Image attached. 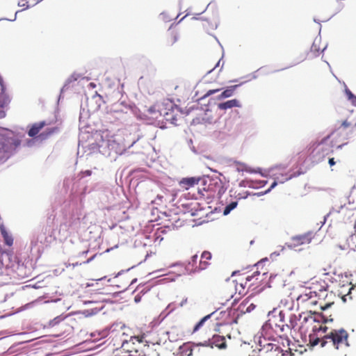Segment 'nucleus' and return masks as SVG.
<instances>
[{
  "label": "nucleus",
  "instance_id": "nucleus-1",
  "mask_svg": "<svg viewBox=\"0 0 356 356\" xmlns=\"http://www.w3.org/2000/svg\"><path fill=\"white\" fill-rule=\"evenodd\" d=\"M348 338L347 331L341 328L332 330L329 334L321 338L316 337L315 334H310L309 335V342L312 346L320 343L321 347L325 346L327 343H331L336 349H339L348 346Z\"/></svg>",
  "mask_w": 356,
  "mask_h": 356
},
{
  "label": "nucleus",
  "instance_id": "nucleus-2",
  "mask_svg": "<svg viewBox=\"0 0 356 356\" xmlns=\"http://www.w3.org/2000/svg\"><path fill=\"white\" fill-rule=\"evenodd\" d=\"M327 296L328 292L325 289H320L319 293H317L309 289L298 296L297 301L308 307L318 305L321 310L325 311L334 304L333 301H325Z\"/></svg>",
  "mask_w": 356,
  "mask_h": 356
},
{
  "label": "nucleus",
  "instance_id": "nucleus-3",
  "mask_svg": "<svg viewBox=\"0 0 356 356\" xmlns=\"http://www.w3.org/2000/svg\"><path fill=\"white\" fill-rule=\"evenodd\" d=\"M300 320H302L301 328H305L306 330L311 328L314 332L323 330V332H326L327 327L326 326L323 327L321 323L323 322L325 323L333 321L331 318V315L325 316L316 312L314 313H303L300 314Z\"/></svg>",
  "mask_w": 356,
  "mask_h": 356
},
{
  "label": "nucleus",
  "instance_id": "nucleus-4",
  "mask_svg": "<svg viewBox=\"0 0 356 356\" xmlns=\"http://www.w3.org/2000/svg\"><path fill=\"white\" fill-rule=\"evenodd\" d=\"M285 312L282 310L279 312V318L281 323H277V317H274L269 321L270 326L275 330V332L280 334L288 330H291L295 328L297 325L298 318L296 315L290 314L289 316V323L285 322Z\"/></svg>",
  "mask_w": 356,
  "mask_h": 356
},
{
  "label": "nucleus",
  "instance_id": "nucleus-5",
  "mask_svg": "<svg viewBox=\"0 0 356 356\" xmlns=\"http://www.w3.org/2000/svg\"><path fill=\"white\" fill-rule=\"evenodd\" d=\"M259 266V264L256 265L257 270L251 275L241 276L238 280L234 281L236 282L235 289L238 291L239 294L243 293L246 288L250 289L254 286V283H250L252 280L255 279L257 280L259 279V277L261 276V272L258 270Z\"/></svg>",
  "mask_w": 356,
  "mask_h": 356
},
{
  "label": "nucleus",
  "instance_id": "nucleus-6",
  "mask_svg": "<svg viewBox=\"0 0 356 356\" xmlns=\"http://www.w3.org/2000/svg\"><path fill=\"white\" fill-rule=\"evenodd\" d=\"M314 235L312 232L296 235L292 236L286 245L290 249H296L300 245L309 244L314 238Z\"/></svg>",
  "mask_w": 356,
  "mask_h": 356
},
{
  "label": "nucleus",
  "instance_id": "nucleus-7",
  "mask_svg": "<svg viewBox=\"0 0 356 356\" xmlns=\"http://www.w3.org/2000/svg\"><path fill=\"white\" fill-rule=\"evenodd\" d=\"M72 222H61L58 227L55 230L57 232V236L60 240L66 239L71 235L70 229L72 227Z\"/></svg>",
  "mask_w": 356,
  "mask_h": 356
},
{
  "label": "nucleus",
  "instance_id": "nucleus-8",
  "mask_svg": "<svg viewBox=\"0 0 356 356\" xmlns=\"http://www.w3.org/2000/svg\"><path fill=\"white\" fill-rule=\"evenodd\" d=\"M260 353H265V356H284L282 350L277 344L268 343L260 350Z\"/></svg>",
  "mask_w": 356,
  "mask_h": 356
},
{
  "label": "nucleus",
  "instance_id": "nucleus-9",
  "mask_svg": "<svg viewBox=\"0 0 356 356\" xmlns=\"http://www.w3.org/2000/svg\"><path fill=\"white\" fill-rule=\"evenodd\" d=\"M179 35L177 30L170 27L165 33L164 42L166 47L172 46L178 40Z\"/></svg>",
  "mask_w": 356,
  "mask_h": 356
},
{
  "label": "nucleus",
  "instance_id": "nucleus-10",
  "mask_svg": "<svg viewBox=\"0 0 356 356\" xmlns=\"http://www.w3.org/2000/svg\"><path fill=\"white\" fill-rule=\"evenodd\" d=\"M197 259L198 256L197 254L191 257V260L188 262V264L185 267L186 273L191 274L192 273H195L203 270L200 268V262L197 264Z\"/></svg>",
  "mask_w": 356,
  "mask_h": 356
},
{
  "label": "nucleus",
  "instance_id": "nucleus-11",
  "mask_svg": "<svg viewBox=\"0 0 356 356\" xmlns=\"http://www.w3.org/2000/svg\"><path fill=\"white\" fill-rule=\"evenodd\" d=\"M201 180L200 178L196 177H187L183 178L179 181V186L183 190H188L189 188L193 187L195 185H197L199 181Z\"/></svg>",
  "mask_w": 356,
  "mask_h": 356
},
{
  "label": "nucleus",
  "instance_id": "nucleus-12",
  "mask_svg": "<svg viewBox=\"0 0 356 356\" xmlns=\"http://www.w3.org/2000/svg\"><path fill=\"white\" fill-rule=\"evenodd\" d=\"M241 104L239 100L236 99H231L226 101L222 103H220L218 104V108L220 110H227L228 108H232L234 107H241Z\"/></svg>",
  "mask_w": 356,
  "mask_h": 356
},
{
  "label": "nucleus",
  "instance_id": "nucleus-13",
  "mask_svg": "<svg viewBox=\"0 0 356 356\" xmlns=\"http://www.w3.org/2000/svg\"><path fill=\"white\" fill-rule=\"evenodd\" d=\"M212 314L207 315L206 316L203 317L193 327V333H195L200 330H201L203 327L210 328L211 326V323H207L208 320L211 318Z\"/></svg>",
  "mask_w": 356,
  "mask_h": 356
},
{
  "label": "nucleus",
  "instance_id": "nucleus-14",
  "mask_svg": "<svg viewBox=\"0 0 356 356\" xmlns=\"http://www.w3.org/2000/svg\"><path fill=\"white\" fill-rule=\"evenodd\" d=\"M211 259V253L209 251H204L202 253L201 258L200 260V268L204 270L210 264L209 261Z\"/></svg>",
  "mask_w": 356,
  "mask_h": 356
},
{
  "label": "nucleus",
  "instance_id": "nucleus-15",
  "mask_svg": "<svg viewBox=\"0 0 356 356\" xmlns=\"http://www.w3.org/2000/svg\"><path fill=\"white\" fill-rule=\"evenodd\" d=\"M241 84L239 85H234V86H230L229 87H227L223 92H222L217 97V99L218 100H220V99H225V98H228V97H232L235 90H236V88L240 86Z\"/></svg>",
  "mask_w": 356,
  "mask_h": 356
},
{
  "label": "nucleus",
  "instance_id": "nucleus-16",
  "mask_svg": "<svg viewBox=\"0 0 356 356\" xmlns=\"http://www.w3.org/2000/svg\"><path fill=\"white\" fill-rule=\"evenodd\" d=\"M163 108H164L163 104H157L152 107H150L149 108L148 111L149 113H155L156 111L158 112L159 115H155V116H154L155 118H158L159 115L165 117L166 115H168V112L164 111Z\"/></svg>",
  "mask_w": 356,
  "mask_h": 356
},
{
  "label": "nucleus",
  "instance_id": "nucleus-17",
  "mask_svg": "<svg viewBox=\"0 0 356 356\" xmlns=\"http://www.w3.org/2000/svg\"><path fill=\"white\" fill-rule=\"evenodd\" d=\"M211 344L212 346H214L220 349L225 348L226 347L225 339L224 337L215 335L211 341Z\"/></svg>",
  "mask_w": 356,
  "mask_h": 356
},
{
  "label": "nucleus",
  "instance_id": "nucleus-18",
  "mask_svg": "<svg viewBox=\"0 0 356 356\" xmlns=\"http://www.w3.org/2000/svg\"><path fill=\"white\" fill-rule=\"evenodd\" d=\"M45 125L46 123L44 121L33 124L29 129L28 135L30 137L35 136Z\"/></svg>",
  "mask_w": 356,
  "mask_h": 356
},
{
  "label": "nucleus",
  "instance_id": "nucleus-19",
  "mask_svg": "<svg viewBox=\"0 0 356 356\" xmlns=\"http://www.w3.org/2000/svg\"><path fill=\"white\" fill-rule=\"evenodd\" d=\"M150 332L147 333H143L142 334L134 336L131 337L130 339V341H131L133 343H135L136 342H138L139 343H149L150 340L149 339Z\"/></svg>",
  "mask_w": 356,
  "mask_h": 356
},
{
  "label": "nucleus",
  "instance_id": "nucleus-20",
  "mask_svg": "<svg viewBox=\"0 0 356 356\" xmlns=\"http://www.w3.org/2000/svg\"><path fill=\"white\" fill-rule=\"evenodd\" d=\"M1 234L3 238L4 243L8 245L11 246L13 243V238L11 235L8 234L6 231V228L3 226L0 227Z\"/></svg>",
  "mask_w": 356,
  "mask_h": 356
},
{
  "label": "nucleus",
  "instance_id": "nucleus-21",
  "mask_svg": "<svg viewBox=\"0 0 356 356\" xmlns=\"http://www.w3.org/2000/svg\"><path fill=\"white\" fill-rule=\"evenodd\" d=\"M345 92L348 100L356 106V96L348 88L346 89Z\"/></svg>",
  "mask_w": 356,
  "mask_h": 356
},
{
  "label": "nucleus",
  "instance_id": "nucleus-22",
  "mask_svg": "<svg viewBox=\"0 0 356 356\" xmlns=\"http://www.w3.org/2000/svg\"><path fill=\"white\" fill-rule=\"evenodd\" d=\"M58 127H53V128L48 129L45 132L42 133L40 135V136L42 138H46L49 137L50 135H51L52 134L58 131Z\"/></svg>",
  "mask_w": 356,
  "mask_h": 356
},
{
  "label": "nucleus",
  "instance_id": "nucleus-23",
  "mask_svg": "<svg viewBox=\"0 0 356 356\" xmlns=\"http://www.w3.org/2000/svg\"><path fill=\"white\" fill-rule=\"evenodd\" d=\"M65 318V317H63L62 316H58L49 322V326L54 327L59 324L60 322H62Z\"/></svg>",
  "mask_w": 356,
  "mask_h": 356
},
{
  "label": "nucleus",
  "instance_id": "nucleus-24",
  "mask_svg": "<svg viewBox=\"0 0 356 356\" xmlns=\"http://www.w3.org/2000/svg\"><path fill=\"white\" fill-rule=\"evenodd\" d=\"M236 206L237 202H232L231 203L227 204L224 209V215H227L228 213H229L232 210L236 207Z\"/></svg>",
  "mask_w": 356,
  "mask_h": 356
},
{
  "label": "nucleus",
  "instance_id": "nucleus-25",
  "mask_svg": "<svg viewBox=\"0 0 356 356\" xmlns=\"http://www.w3.org/2000/svg\"><path fill=\"white\" fill-rule=\"evenodd\" d=\"M329 138H330V136H326V137L323 138L321 140V142L315 143L314 144V145H316V147H314V150H313V152H314L315 151L319 152V151H320V149H321L322 151H323V149H320L319 147H320V146H321V145L324 144V143L327 140V139H328Z\"/></svg>",
  "mask_w": 356,
  "mask_h": 356
},
{
  "label": "nucleus",
  "instance_id": "nucleus-26",
  "mask_svg": "<svg viewBox=\"0 0 356 356\" xmlns=\"http://www.w3.org/2000/svg\"><path fill=\"white\" fill-rule=\"evenodd\" d=\"M249 304V300L245 299L243 300L238 306V309L243 313H245V309L247 308V305Z\"/></svg>",
  "mask_w": 356,
  "mask_h": 356
},
{
  "label": "nucleus",
  "instance_id": "nucleus-27",
  "mask_svg": "<svg viewBox=\"0 0 356 356\" xmlns=\"http://www.w3.org/2000/svg\"><path fill=\"white\" fill-rule=\"evenodd\" d=\"M165 232V229L163 228L159 229L155 233V242L161 241L163 240V238L161 237V234H163Z\"/></svg>",
  "mask_w": 356,
  "mask_h": 356
},
{
  "label": "nucleus",
  "instance_id": "nucleus-28",
  "mask_svg": "<svg viewBox=\"0 0 356 356\" xmlns=\"http://www.w3.org/2000/svg\"><path fill=\"white\" fill-rule=\"evenodd\" d=\"M266 275V272H263L262 273H261V276L259 277V279L256 280L255 279L252 280V282L250 283H254V286H252V290H254L256 289V287L258 286V284L263 279V277L265 276Z\"/></svg>",
  "mask_w": 356,
  "mask_h": 356
},
{
  "label": "nucleus",
  "instance_id": "nucleus-29",
  "mask_svg": "<svg viewBox=\"0 0 356 356\" xmlns=\"http://www.w3.org/2000/svg\"><path fill=\"white\" fill-rule=\"evenodd\" d=\"M221 89L220 88H217V89H213V90H209L207 92L206 95H204L205 97H208V96H210L214 93H216V92H218L219 91H220Z\"/></svg>",
  "mask_w": 356,
  "mask_h": 356
},
{
  "label": "nucleus",
  "instance_id": "nucleus-30",
  "mask_svg": "<svg viewBox=\"0 0 356 356\" xmlns=\"http://www.w3.org/2000/svg\"><path fill=\"white\" fill-rule=\"evenodd\" d=\"M247 306L248 307L245 309V312H250L255 308V305L253 303L250 302V300H249V304Z\"/></svg>",
  "mask_w": 356,
  "mask_h": 356
},
{
  "label": "nucleus",
  "instance_id": "nucleus-31",
  "mask_svg": "<svg viewBox=\"0 0 356 356\" xmlns=\"http://www.w3.org/2000/svg\"><path fill=\"white\" fill-rule=\"evenodd\" d=\"M350 126V123L349 122H348L347 120H344L341 123V127H343L344 128H347V127H348Z\"/></svg>",
  "mask_w": 356,
  "mask_h": 356
},
{
  "label": "nucleus",
  "instance_id": "nucleus-32",
  "mask_svg": "<svg viewBox=\"0 0 356 356\" xmlns=\"http://www.w3.org/2000/svg\"><path fill=\"white\" fill-rule=\"evenodd\" d=\"M82 173L86 176H90L92 174V172L89 170H85L84 172H83Z\"/></svg>",
  "mask_w": 356,
  "mask_h": 356
},
{
  "label": "nucleus",
  "instance_id": "nucleus-33",
  "mask_svg": "<svg viewBox=\"0 0 356 356\" xmlns=\"http://www.w3.org/2000/svg\"><path fill=\"white\" fill-rule=\"evenodd\" d=\"M329 164L332 166L335 164V161L334 160V158H331L329 159V161H328Z\"/></svg>",
  "mask_w": 356,
  "mask_h": 356
},
{
  "label": "nucleus",
  "instance_id": "nucleus-34",
  "mask_svg": "<svg viewBox=\"0 0 356 356\" xmlns=\"http://www.w3.org/2000/svg\"><path fill=\"white\" fill-rule=\"evenodd\" d=\"M140 296L139 295H136L134 298L135 302H138L140 301Z\"/></svg>",
  "mask_w": 356,
  "mask_h": 356
},
{
  "label": "nucleus",
  "instance_id": "nucleus-35",
  "mask_svg": "<svg viewBox=\"0 0 356 356\" xmlns=\"http://www.w3.org/2000/svg\"><path fill=\"white\" fill-rule=\"evenodd\" d=\"M274 317H277V323H281V322H280V321L279 315H278V316H275H275H272V317L268 320V321H269L270 319L273 318Z\"/></svg>",
  "mask_w": 356,
  "mask_h": 356
},
{
  "label": "nucleus",
  "instance_id": "nucleus-36",
  "mask_svg": "<svg viewBox=\"0 0 356 356\" xmlns=\"http://www.w3.org/2000/svg\"><path fill=\"white\" fill-rule=\"evenodd\" d=\"M93 258H94V257L88 259L86 261H84L83 263H86V264L89 263Z\"/></svg>",
  "mask_w": 356,
  "mask_h": 356
},
{
  "label": "nucleus",
  "instance_id": "nucleus-37",
  "mask_svg": "<svg viewBox=\"0 0 356 356\" xmlns=\"http://www.w3.org/2000/svg\"><path fill=\"white\" fill-rule=\"evenodd\" d=\"M277 185V182L276 181H274L272 184H271V186H270V188H273L275 186Z\"/></svg>",
  "mask_w": 356,
  "mask_h": 356
},
{
  "label": "nucleus",
  "instance_id": "nucleus-38",
  "mask_svg": "<svg viewBox=\"0 0 356 356\" xmlns=\"http://www.w3.org/2000/svg\"><path fill=\"white\" fill-rule=\"evenodd\" d=\"M53 238H54V240H56L57 239V236H56V234L54 232H53Z\"/></svg>",
  "mask_w": 356,
  "mask_h": 356
},
{
  "label": "nucleus",
  "instance_id": "nucleus-39",
  "mask_svg": "<svg viewBox=\"0 0 356 356\" xmlns=\"http://www.w3.org/2000/svg\"><path fill=\"white\" fill-rule=\"evenodd\" d=\"M345 144L339 145L337 146L338 149H341Z\"/></svg>",
  "mask_w": 356,
  "mask_h": 356
},
{
  "label": "nucleus",
  "instance_id": "nucleus-40",
  "mask_svg": "<svg viewBox=\"0 0 356 356\" xmlns=\"http://www.w3.org/2000/svg\"><path fill=\"white\" fill-rule=\"evenodd\" d=\"M157 197L160 200H162L163 198V196L158 195Z\"/></svg>",
  "mask_w": 356,
  "mask_h": 356
}]
</instances>
